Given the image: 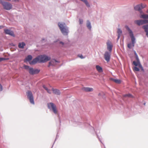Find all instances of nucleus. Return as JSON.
<instances>
[{
  "label": "nucleus",
  "instance_id": "7",
  "mask_svg": "<svg viewBox=\"0 0 148 148\" xmlns=\"http://www.w3.org/2000/svg\"><path fill=\"white\" fill-rule=\"evenodd\" d=\"M27 97L29 99L30 103L32 104H34V100L33 97L32 92L30 91H28L27 92Z\"/></svg>",
  "mask_w": 148,
  "mask_h": 148
},
{
  "label": "nucleus",
  "instance_id": "19",
  "mask_svg": "<svg viewBox=\"0 0 148 148\" xmlns=\"http://www.w3.org/2000/svg\"><path fill=\"white\" fill-rule=\"evenodd\" d=\"M83 90L86 92H90L93 90V89L92 88L89 87L84 88Z\"/></svg>",
  "mask_w": 148,
  "mask_h": 148
},
{
  "label": "nucleus",
  "instance_id": "20",
  "mask_svg": "<svg viewBox=\"0 0 148 148\" xmlns=\"http://www.w3.org/2000/svg\"><path fill=\"white\" fill-rule=\"evenodd\" d=\"M117 33L118 34V39H119L120 36L122 33V30L120 29H117Z\"/></svg>",
  "mask_w": 148,
  "mask_h": 148
},
{
  "label": "nucleus",
  "instance_id": "10",
  "mask_svg": "<svg viewBox=\"0 0 148 148\" xmlns=\"http://www.w3.org/2000/svg\"><path fill=\"white\" fill-rule=\"evenodd\" d=\"M140 18L145 19L143 20V24L148 23V20L146 19H148V14H142L140 16Z\"/></svg>",
  "mask_w": 148,
  "mask_h": 148
},
{
  "label": "nucleus",
  "instance_id": "13",
  "mask_svg": "<svg viewBox=\"0 0 148 148\" xmlns=\"http://www.w3.org/2000/svg\"><path fill=\"white\" fill-rule=\"evenodd\" d=\"M58 62L55 60L53 59L51 60L49 63V65L48 66V67H49L50 66H54L56 64V63Z\"/></svg>",
  "mask_w": 148,
  "mask_h": 148
},
{
  "label": "nucleus",
  "instance_id": "43",
  "mask_svg": "<svg viewBox=\"0 0 148 148\" xmlns=\"http://www.w3.org/2000/svg\"><path fill=\"white\" fill-rule=\"evenodd\" d=\"M144 105H145V103H144Z\"/></svg>",
  "mask_w": 148,
  "mask_h": 148
},
{
  "label": "nucleus",
  "instance_id": "33",
  "mask_svg": "<svg viewBox=\"0 0 148 148\" xmlns=\"http://www.w3.org/2000/svg\"><path fill=\"white\" fill-rule=\"evenodd\" d=\"M5 60V59L4 58H0V62L3 60Z\"/></svg>",
  "mask_w": 148,
  "mask_h": 148
},
{
  "label": "nucleus",
  "instance_id": "31",
  "mask_svg": "<svg viewBox=\"0 0 148 148\" xmlns=\"http://www.w3.org/2000/svg\"><path fill=\"white\" fill-rule=\"evenodd\" d=\"M79 22L80 24H81L83 22V21L82 19H79Z\"/></svg>",
  "mask_w": 148,
  "mask_h": 148
},
{
  "label": "nucleus",
  "instance_id": "11",
  "mask_svg": "<svg viewBox=\"0 0 148 148\" xmlns=\"http://www.w3.org/2000/svg\"><path fill=\"white\" fill-rule=\"evenodd\" d=\"M4 30L5 34H8L13 37L15 36V35L12 31L8 29H5Z\"/></svg>",
  "mask_w": 148,
  "mask_h": 148
},
{
  "label": "nucleus",
  "instance_id": "35",
  "mask_svg": "<svg viewBox=\"0 0 148 148\" xmlns=\"http://www.w3.org/2000/svg\"><path fill=\"white\" fill-rule=\"evenodd\" d=\"M14 2H18L19 1V0H13Z\"/></svg>",
  "mask_w": 148,
  "mask_h": 148
},
{
  "label": "nucleus",
  "instance_id": "16",
  "mask_svg": "<svg viewBox=\"0 0 148 148\" xmlns=\"http://www.w3.org/2000/svg\"><path fill=\"white\" fill-rule=\"evenodd\" d=\"M96 69L97 71L99 73H101L103 72L102 68L99 65H96Z\"/></svg>",
  "mask_w": 148,
  "mask_h": 148
},
{
  "label": "nucleus",
  "instance_id": "21",
  "mask_svg": "<svg viewBox=\"0 0 148 148\" xmlns=\"http://www.w3.org/2000/svg\"><path fill=\"white\" fill-rule=\"evenodd\" d=\"M43 87L47 91V92L51 94V90L49 89H48L45 85H44L43 86Z\"/></svg>",
  "mask_w": 148,
  "mask_h": 148
},
{
  "label": "nucleus",
  "instance_id": "32",
  "mask_svg": "<svg viewBox=\"0 0 148 148\" xmlns=\"http://www.w3.org/2000/svg\"><path fill=\"white\" fill-rule=\"evenodd\" d=\"M10 45L11 46H15L16 45H14L13 43H11L10 44Z\"/></svg>",
  "mask_w": 148,
  "mask_h": 148
},
{
  "label": "nucleus",
  "instance_id": "17",
  "mask_svg": "<svg viewBox=\"0 0 148 148\" xmlns=\"http://www.w3.org/2000/svg\"><path fill=\"white\" fill-rule=\"evenodd\" d=\"M32 57L31 55H28L24 60V62H26L27 61H29L32 59Z\"/></svg>",
  "mask_w": 148,
  "mask_h": 148
},
{
  "label": "nucleus",
  "instance_id": "22",
  "mask_svg": "<svg viewBox=\"0 0 148 148\" xmlns=\"http://www.w3.org/2000/svg\"><path fill=\"white\" fill-rule=\"evenodd\" d=\"M86 26L90 30L91 29V27L90 25V23L88 20L87 21Z\"/></svg>",
  "mask_w": 148,
  "mask_h": 148
},
{
  "label": "nucleus",
  "instance_id": "37",
  "mask_svg": "<svg viewBox=\"0 0 148 148\" xmlns=\"http://www.w3.org/2000/svg\"><path fill=\"white\" fill-rule=\"evenodd\" d=\"M144 26H146L147 27H146L148 28V24L146 25H144Z\"/></svg>",
  "mask_w": 148,
  "mask_h": 148
},
{
  "label": "nucleus",
  "instance_id": "5",
  "mask_svg": "<svg viewBox=\"0 0 148 148\" xmlns=\"http://www.w3.org/2000/svg\"><path fill=\"white\" fill-rule=\"evenodd\" d=\"M128 32H129L130 36L131 38L132 45L133 46H134V43H135V39L134 37L133 33L132 31L130 29L129 27L127 26H125Z\"/></svg>",
  "mask_w": 148,
  "mask_h": 148
},
{
  "label": "nucleus",
  "instance_id": "3",
  "mask_svg": "<svg viewBox=\"0 0 148 148\" xmlns=\"http://www.w3.org/2000/svg\"><path fill=\"white\" fill-rule=\"evenodd\" d=\"M0 3L3 5L4 9L6 10H10L12 8V5L10 3L3 1L2 0H0Z\"/></svg>",
  "mask_w": 148,
  "mask_h": 148
},
{
  "label": "nucleus",
  "instance_id": "29",
  "mask_svg": "<svg viewBox=\"0 0 148 148\" xmlns=\"http://www.w3.org/2000/svg\"><path fill=\"white\" fill-rule=\"evenodd\" d=\"M112 49V47H108L107 49L109 51V52H110V53H111Z\"/></svg>",
  "mask_w": 148,
  "mask_h": 148
},
{
  "label": "nucleus",
  "instance_id": "14",
  "mask_svg": "<svg viewBox=\"0 0 148 148\" xmlns=\"http://www.w3.org/2000/svg\"><path fill=\"white\" fill-rule=\"evenodd\" d=\"M134 23L138 25L143 24V20H136Z\"/></svg>",
  "mask_w": 148,
  "mask_h": 148
},
{
  "label": "nucleus",
  "instance_id": "6",
  "mask_svg": "<svg viewBox=\"0 0 148 148\" xmlns=\"http://www.w3.org/2000/svg\"><path fill=\"white\" fill-rule=\"evenodd\" d=\"M47 106L49 109H52L53 111L55 114H57L58 111L56 106L52 103H50L47 104Z\"/></svg>",
  "mask_w": 148,
  "mask_h": 148
},
{
  "label": "nucleus",
  "instance_id": "23",
  "mask_svg": "<svg viewBox=\"0 0 148 148\" xmlns=\"http://www.w3.org/2000/svg\"><path fill=\"white\" fill-rule=\"evenodd\" d=\"M80 1L83 2H84L85 4L86 5V6L88 7H90V5L87 1V0H80Z\"/></svg>",
  "mask_w": 148,
  "mask_h": 148
},
{
  "label": "nucleus",
  "instance_id": "30",
  "mask_svg": "<svg viewBox=\"0 0 148 148\" xmlns=\"http://www.w3.org/2000/svg\"><path fill=\"white\" fill-rule=\"evenodd\" d=\"M104 95V93L103 92H100L98 94V96L99 97H101Z\"/></svg>",
  "mask_w": 148,
  "mask_h": 148
},
{
  "label": "nucleus",
  "instance_id": "4",
  "mask_svg": "<svg viewBox=\"0 0 148 148\" xmlns=\"http://www.w3.org/2000/svg\"><path fill=\"white\" fill-rule=\"evenodd\" d=\"M65 24L60 23L58 24V26L61 31L62 32L64 35H67L68 33V29L65 27Z\"/></svg>",
  "mask_w": 148,
  "mask_h": 148
},
{
  "label": "nucleus",
  "instance_id": "25",
  "mask_svg": "<svg viewBox=\"0 0 148 148\" xmlns=\"http://www.w3.org/2000/svg\"><path fill=\"white\" fill-rule=\"evenodd\" d=\"M123 96L124 97H127L130 98H132L133 97L132 95L130 94H128L124 95H123Z\"/></svg>",
  "mask_w": 148,
  "mask_h": 148
},
{
  "label": "nucleus",
  "instance_id": "12",
  "mask_svg": "<svg viewBox=\"0 0 148 148\" xmlns=\"http://www.w3.org/2000/svg\"><path fill=\"white\" fill-rule=\"evenodd\" d=\"M111 53L110 52L106 51L104 54L105 59L108 62L110 60Z\"/></svg>",
  "mask_w": 148,
  "mask_h": 148
},
{
  "label": "nucleus",
  "instance_id": "15",
  "mask_svg": "<svg viewBox=\"0 0 148 148\" xmlns=\"http://www.w3.org/2000/svg\"><path fill=\"white\" fill-rule=\"evenodd\" d=\"M52 90L53 91V93L55 94L60 95V90L58 89H54L53 88H52Z\"/></svg>",
  "mask_w": 148,
  "mask_h": 148
},
{
  "label": "nucleus",
  "instance_id": "34",
  "mask_svg": "<svg viewBox=\"0 0 148 148\" xmlns=\"http://www.w3.org/2000/svg\"><path fill=\"white\" fill-rule=\"evenodd\" d=\"M78 56L81 59H83L84 58V57L82 55H81L80 56Z\"/></svg>",
  "mask_w": 148,
  "mask_h": 148
},
{
  "label": "nucleus",
  "instance_id": "8",
  "mask_svg": "<svg viewBox=\"0 0 148 148\" xmlns=\"http://www.w3.org/2000/svg\"><path fill=\"white\" fill-rule=\"evenodd\" d=\"M146 6L145 4L141 3L136 5L134 7V9L136 10L140 11L142 9L145 8Z\"/></svg>",
  "mask_w": 148,
  "mask_h": 148
},
{
  "label": "nucleus",
  "instance_id": "1",
  "mask_svg": "<svg viewBox=\"0 0 148 148\" xmlns=\"http://www.w3.org/2000/svg\"><path fill=\"white\" fill-rule=\"evenodd\" d=\"M51 59L50 57L46 55H41L39 56L34 59L32 61L29 62L30 64H34L37 62L39 63H45L49 60Z\"/></svg>",
  "mask_w": 148,
  "mask_h": 148
},
{
  "label": "nucleus",
  "instance_id": "42",
  "mask_svg": "<svg viewBox=\"0 0 148 148\" xmlns=\"http://www.w3.org/2000/svg\"><path fill=\"white\" fill-rule=\"evenodd\" d=\"M42 40H44L45 39H42Z\"/></svg>",
  "mask_w": 148,
  "mask_h": 148
},
{
  "label": "nucleus",
  "instance_id": "28",
  "mask_svg": "<svg viewBox=\"0 0 148 148\" xmlns=\"http://www.w3.org/2000/svg\"><path fill=\"white\" fill-rule=\"evenodd\" d=\"M107 46H112L111 42L110 41H108L107 42Z\"/></svg>",
  "mask_w": 148,
  "mask_h": 148
},
{
  "label": "nucleus",
  "instance_id": "9",
  "mask_svg": "<svg viewBox=\"0 0 148 148\" xmlns=\"http://www.w3.org/2000/svg\"><path fill=\"white\" fill-rule=\"evenodd\" d=\"M133 64L135 66H138L139 68L141 69L142 71H144L143 68L140 64V62L139 61L138 59L137 60V62L135 61H134L133 62Z\"/></svg>",
  "mask_w": 148,
  "mask_h": 148
},
{
  "label": "nucleus",
  "instance_id": "39",
  "mask_svg": "<svg viewBox=\"0 0 148 148\" xmlns=\"http://www.w3.org/2000/svg\"><path fill=\"white\" fill-rule=\"evenodd\" d=\"M19 48L22 49H23L24 47H19Z\"/></svg>",
  "mask_w": 148,
  "mask_h": 148
},
{
  "label": "nucleus",
  "instance_id": "18",
  "mask_svg": "<svg viewBox=\"0 0 148 148\" xmlns=\"http://www.w3.org/2000/svg\"><path fill=\"white\" fill-rule=\"evenodd\" d=\"M110 79L117 84H120L121 82V81L118 79H115L112 78H110Z\"/></svg>",
  "mask_w": 148,
  "mask_h": 148
},
{
  "label": "nucleus",
  "instance_id": "38",
  "mask_svg": "<svg viewBox=\"0 0 148 148\" xmlns=\"http://www.w3.org/2000/svg\"><path fill=\"white\" fill-rule=\"evenodd\" d=\"M60 43L62 44V45H64V43L62 42H60Z\"/></svg>",
  "mask_w": 148,
  "mask_h": 148
},
{
  "label": "nucleus",
  "instance_id": "27",
  "mask_svg": "<svg viewBox=\"0 0 148 148\" xmlns=\"http://www.w3.org/2000/svg\"><path fill=\"white\" fill-rule=\"evenodd\" d=\"M25 45V44L24 42H22L21 43H19L18 44V46H24Z\"/></svg>",
  "mask_w": 148,
  "mask_h": 148
},
{
  "label": "nucleus",
  "instance_id": "24",
  "mask_svg": "<svg viewBox=\"0 0 148 148\" xmlns=\"http://www.w3.org/2000/svg\"><path fill=\"white\" fill-rule=\"evenodd\" d=\"M146 26H143V28L144 29L145 32H146V35L148 37V28Z\"/></svg>",
  "mask_w": 148,
  "mask_h": 148
},
{
  "label": "nucleus",
  "instance_id": "2",
  "mask_svg": "<svg viewBox=\"0 0 148 148\" xmlns=\"http://www.w3.org/2000/svg\"><path fill=\"white\" fill-rule=\"evenodd\" d=\"M24 67L25 69L28 70L29 73L31 75H34L38 74L40 71L39 70L37 69H34L27 65H24Z\"/></svg>",
  "mask_w": 148,
  "mask_h": 148
},
{
  "label": "nucleus",
  "instance_id": "36",
  "mask_svg": "<svg viewBox=\"0 0 148 148\" xmlns=\"http://www.w3.org/2000/svg\"><path fill=\"white\" fill-rule=\"evenodd\" d=\"M135 54L136 56V59L137 60H138V56H137V54H136V53L135 52Z\"/></svg>",
  "mask_w": 148,
  "mask_h": 148
},
{
  "label": "nucleus",
  "instance_id": "41",
  "mask_svg": "<svg viewBox=\"0 0 148 148\" xmlns=\"http://www.w3.org/2000/svg\"><path fill=\"white\" fill-rule=\"evenodd\" d=\"M130 49L131 48V47H128Z\"/></svg>",
  "mask_w": 148,
  "mask_h": 148
},
{
  "label": "nucleus",
  "instance_id": "26",
  "mask_svg": "<svg viewBox=\"0 0 148 148\" xmlns=\"http://www.w3.org/2000/svg\"><path fill=\"white\" fill-rule=\"evenodd\" d=\"M133 70L134 71H139L140 70V69L139 68H138L136 66H134L133 67Z\"/></svg>",
  "mask_w": 148,
  "mask_h": 148
},
{
  "label": "nucleus",
  "instance_id": "40",
  "mask_svg": "<svg viewBox=\"0 0 148 148\" xmlns=\"http://www.w3.org/2000/svg\"><path fill=\"white\" fill-rule=\"evenodd\" d=\"M127 46H128V47L130 46V44H128V45H127Z\"/></svg>",
  "mask_w": 148,
  "mask_h": 148
}]
</instances>
